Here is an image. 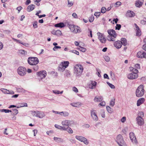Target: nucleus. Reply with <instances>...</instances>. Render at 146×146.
<instances>
[{"label":"nucleus","instance_id":"f257e3e1","mask_svg":"<svg viewBox=\"0 0 146 146\" xmlns=\"http://www.w3.org/2000/svg\"><path fill=\"white\" fill-rule=\"evenodd\" d=\"M129 69L131 73L127 75L128 78L130 80H134L137 78L138 77V70L132 67H130Z\"/></svg>","mask_w":146,"mask_h":146},{"label":"nucleus","instance_id":"f03ea898","mask_svg":"<svg viewBox=\"0 0 146 146\" xmlns=\"http://www.w3.org/2000/svg\"><path fill=\"white\" fill-rule=\"evenodd\" d=\"M74 73L76 76H80L83 71V68L82 65L77 64L74 66Z\"/></svg>","mask_w":146,"mask_h":146},{"label":"nucleus","instance_id":"7ed1b4c3","mask_svg":"<svg viewBox=\"0 0 146 146\" xmlns=\"http://www.w3.org/2000/svg\"><path fill=\"white\" fill-rule=\"evenodd\" d=\"M144 90L143 85H141L137 89L136 91V95L138 97L142 96L144 94Z\"/></svg>","mask_w":146,"mask_h":146},{"label":"nucleus","instance_id":"20e7f679","mask_svg":"<svg viewBox=\"0 0 146 146\" xmlns=\"http://www.w3.org/2000/svg\"><path fill=\"white\" fill-rule=\"evenodd\" d=\"M69 64V62L68 61H64L62 62L58 67V70L60 72L64 71L68 66Z\"/></svg>","mask_w":146,"mask_h":146},{"label":"nucleus","instance_id":"39448f33","mask_svg":"<svg viewBox=\"0 0 146 146\" xmlns=\"http://www.w3.org/2000/svg\"><path fill=\"white\" fill-rule=\"evenodd\" d=\"M39 62V60L36 57H29L28 59L29 64L31 65H36Z\"/></svg>","mask_w":146,"mask_h":146},{"label":"nucleus","instance_id":"423d86ee","mask_svg":"<svg viewBox=\"0 0 146 146\" xmlns=\"http://www.w3.org/2000/svg\"><path fill=\"white\" fill-rule=\"evenodd\" d=\"M116 141L119 146H126V144L123 141L122 136L120 134L117 136Z\"/></svg>","mask_w":146,"mask_h":146},{"label":"nucleus","instance_id":"0eeeda50","mask_svg":"<svg viewBox=\"0 0 146 146\" xmlns=\"http://www.w3.org/2000/svg\"><path fill=\"white\" fill-rule=\"evenodd\" d=\"M17 72L19 76H24L26 74V69L23 67H19L17 69Z\"/></svg>","mask_w":146,"mask_h":146},{"label":"nucleus","instance_id":"6e6552de","mask_svg":"<svg viewBox=\"0 0 146 146\" xmlns=\"http://www.w3.org/2000/svg\"><path fill=\"white\" fill-rule=\"evenodd\" d=\"M76 138L78 140L83 142L85 144L87 145L89 143L88 140L86 138L81 136L76 135L75 136Z\"/></svg>","mask_w":146,"mask_h":146},{"label":"nucleus","instance_id":"1a4fd4ad","mask_svg":"<svg viewBox=\"0 0 146 146\" xmlns=\"http://www.w3.org/2000/svg\"><path fill=\"white\" fill-rule=\"evenodd\" d=\"M97 35L98 36V38L100 42L102 43H105L106 41V37L102 33L100 32H98L97 33Z\"/></svg>","mask_w":146,"mask_h":146},{"label":"nucleus","instance_id":"9d476101","mask_svg":"<svg viewBox=\"0 0 146 146\" xmlns=\"http://www.w3.org/2000/svg\"><path fill=\"white\" fill-rule=\"evenodd\" d=\"M129 135L130 139L132 143L137 144V141L134 134L133 132H131L129 133Z\"/></svg>","mask_w":146,"mask_h":146},{"label":"nucleus","instance_id":"9b49d317","mask_svg":"<svg viewBox=\"0 0 146 146\" xmlns=\"http://www.w3.org/2000/svg\"><path fill=\"white\" fill-rule=\"evenodd\" d=\"M61 124L63 126L62 127H64L66 128L67 130V128L70 125V121L68 120H64L62 121Z\"/></svg>","mask_w":146,"mask_h":146},{"label":"nucleus","instance_id":"f8f14e48","mask_svg":"<svg viewBox=\"0 0 146 146\" xmlns=\"http://www.w3.org/2000/svg\"><path fill=\"white\" fill-rule=\"evenodd\" d=\"M137 123L139 125H143L144 123V121L142 117L137 116L136 118Z\"/></svg>","mask_w":146,"mask_h":146},{"label":"nucleus","instance_id":"ddd939ff","mask_svg":"<svg viewBox=\"0 0 146 146\" xmlns=\"http://www.w3.org/2000/svg\"><path fill=\"white\" fill-rule=\"evenodd\" d=\"M38 74L41 78V79L45 78L47 75V73L46 71L44 70L40 71L38 72Z\"/></svg>","mask_w":146,"mask_h":146},{"label":"nucleus","instance_id":"4468645a","mask_svg":"<svg viewBox=\"0 0 146 146\" xmlns=\"http://www.w3.org/2000/svg\"><path fill=\"white\" fill-rule=\"evenodd\" d=\"M144 0H137L136 1L135 5L138 8L141 7L143 4Z\"/></svg>","mask_w":146,"mask_h":146},{"label":"nucleus","instance_id":"2eb2a0df","mask_svg":"<svg viewBox=\"0 0 146 146\" xmlns=\"http://www.w3.org/2000/svg\"><path fill=\"white\" fill-rule=\"evenodd\" d=\"M91 114L94 121H96L98 120V118L96 115L95 110H91Z\"/></svg>","mask_w":146,"mask_h":146},{"label":"nucleus","instance_id":"dca6fc26","mask_svg":"<svg viewBox=\"0 0 146 146\" xmlns=\"http://www.w3.org/2000/svg\"><path fill=\"white\" fill-rule=\"evenodd\" d=\"M117 35L114 34L113 36L108 35L107 37L108 40L109 41H114L115 40V38L117 37Z\"/></svg>","mask_w":146,"mask_h":146},{"label":"nucleus","instance_id":"f3484780","mask_svg":"<svg viewBox=\"0 0 146 146\" xmlns=\"http://www.w3.org/2000/svg\"><path fill=\"white\" fill-rule=\"evenodd\" d=\"M114 45L116 48H120L122 46V42L119 40H117L114 43Z\"/></svg>","mask_w":146,"mask_h":146},{"label":"nucleus","instance_id":"a211bd4d","mask_svg":"<svg viewBox=\"0 0 146 146\" xmlns=\"http://www.w3.org/2000/svg\"><path fill=\"white\" fill-rule=\"evenodd\" d=\"M51 33L52 34L57 36H60L62 35V32L59 30L56 31L53 30L52 31Z\"/></svg>","mask_w":146,"mask_h":146},{"label":"nucleus","instance_id":"6ab92c4d","mask_svg":"<svg viewBox=\"0 0 146 146\" xmlns=\"http://www.w3.org/2000/svg\"><path fill=\"white\" fill-rule=\"evenodd\" d=\"M134 25L136 28V35L138 36H139L141 35V31L137 25L135 23Z\"/></svg>","mask_w":146,"mask_h":146},{"label":"nucleus","instance_id":"aec40b11","mask_svg":"<svg viewBox=\"0 0 146 146\" xmlns=\"http://www.w3.org/2000/svg\"><path fill=\"white\" fill-rule=\"evenodd\" d=\"M1 90L3 93L5 94H14V92L11 90H9L5 89H1Z\"/></svg>","mask_w":146,"mask_h":146},{"label":"nucleus","instance_id":"412c9836","mask_svg":"<svg viewBox=\"0 0 146 146\" xmlns=\"http://www.w3.org/2000/svg\"><path fill=\"white\" fill-rule=\"evenodd\" d=\"M73 32L75 33H80L82 32V30L80 27L78 26L74 25Z\"/></svg>","mask_w":146,"mask_h":146},{"label":"nucleus","instance_id":"4be33fe9","mask_svg":"<svg viewBox=\"0 0 146 146\" xmlns=\"http://www.w3.org/2000/svg\"><path fill=\"white\" fill-rule=\"evenodd\" d=\"M103 100L102 96H96L94 99V100L95 102H100L102 101Z\"/></svg>","mask_w":146,"mask_h":146},{"label":"nucleus","instance_id":"5701e85b","mask_svg":"<svg viewBox=\"0 0 146 146\" xmlns=\"http://www.w3.org/2000/svg\"><path fill=\"white\" fill-rule=\"evenodd\" d=\"M37 117L40 118H42L43 117H44L45 115L44 112L42 111H38L37 112Z\"/></svg>","mask_w":146,"mask_h":146},{"label":"nucleus","instance_id":"b1692460","mask_svg":"<svg viewBox=\"0 0 146 146\" xmlns=\"http://www.w3.org/2000/svg\"><path fill=\"white\" fill-rule=\"evenodd\" d=\"M35 6L34 5L31 4L29 5L27 9V11L30 12L33 10L35 8Z\"/></svg>","mask_w":146,"mask_h":146},{"label":"nucleus","instance_id":"393cba45","mask_svg":"<svg viewBox=\"0 0 146 146\" xmlns=\"http://www.w3.org/2000/svg\"><path fill=\"white\" fill-rule=\"evenodd\" d=\"M70 105L73 107L79 108L82 105V103L80 102H77L76 103H72L70 104Z\"/></svg>","mask_w":146,"mask_h":146},{"label":"nucleus","instance_id":"a878e982","mask_svg":"<svg viewBox=\"0 0 146 146\" xmlns=\"http://www.w3.org/2000/svg\"><path fill=\"white\" fill-rule=\"evenodd\" d=\"M135 14L133 11H128L127 12V15L128 17H133L135 16Z\"/></svg>","mask_w":146,"mask_h":146},{"label":"nucleus","instance_id":"bb28decb","mask_svg":"<svg viewBox=\"0 0 146 146\" xmlns=\"http://www.w3.org/2000/svg\"><path fill=\"white\" fill-rule=\"evenodd\" d=\"M145 101V99L143 98H141L139 99L137 101V106H139L142 104Z\"/></svg>","mask_w":146,"mask_h":146},{"label":"nucleus","instance_id":"cd10ccee","mask_svg":"<svg viewBox=\"0 0 146 146\" xmlns=\"http://www.w3.org/2000/svg\"><path fill=\"white\" fill-rule=\"evenodd\" d=\"M108 33L109 34L108 35H110V36H113V35L115 34L117 35L115 31L113 29H110L108 30Z\"/></svg>","mask_w":146,"mask_h":146},{"label":"nucleus","instance_id":"c85d7f7f","mask_svg":"<svg viewBox=\"0 0 146 146\" xmlns=\"http://www.w3.org/2000/svg\"><path fill=\"white\" fill-rule=\"evenodd\" d=\"M96 84V82L95 81H92L90 84L89 87L90 89H93L95 87Z\"/></svg>","mask_w":146,"mask_h":146},{"label":"nucleus","instance_id":"c756f323","mask_svg":"<svg viewBox=\"0 0 146 146\" xmlns=\"http://www.w3.org/2000/svg\"><path fill=\"white\" fill-rule=\"evenodd\" d=\"M55 127L58 129H61L63 130H66V128L64 127H62L61 126L58 124H55L54 125Z\"/></svg>","mask_w":146,"mask_h":146},{"label":"nucleus","instance_id":"7c9ffc66","mask_svg":"<svg viewBox=\"0 0 146 146\" xmlns=\"http://www.w3.org/2000/svg\"><path fill=\"white\" fill-rule=\"evenodd\" d=\"M60 115L64 117H68L69 115V113L66 111L60 112Z\"/></svg>","mask_w":146,"mask_h":146},{"label":"nucleus","instance_id":"2f4dec72","mask_svg":"<svg viewBox=\"0 0 146 146\" xmlns=\"http://www.w3.org/2000/svg\"><path fill=\"white\" fill-rule=\"evenodd\" d=\"M65 26L64 24L63 23H59L55 24L54 26L55 27L62 28Z\"/></svg>","mask_w":146,"mask_h":146},{"label":"nucleus","instance_id":"473e14b6","mask_svg":"<svg viewBox=\"0 0 146 146\" xmlns=\"http://www.w3.org/2000/svg\"><path fill=\"white\" fill-rule=\"evenodd\" d=\"M121 42H122V45L123 44L124 46H126L127 44V40L125 38H122L121 39Z\"/></svg>","mask_w":146,"mask_h":146},{"label":"nucleus","instance_id":"72a5a7b5","mask_svg":"<svg viewBox=\"0 0 146 146\" xmlns=\"http://www.w3.org/2000/svg\"><path fill=\"white\" fill-rule=\"evenodd\" d=\"M143 54V51H140L138 52L137 54V56L139 58H143V56L142 54Z\"/></svg>","mask_w":146,"mask_h":146},{"label":"nucleus","instance_id":"f704fd0d","mask_svg":"<svg viewBox=\"0 0 146 146\" xmlns=\"http://www.w3.org/2000/svg\"><path fill=\"white\" fill-rule=\"evenodd\" d=\"M73 1H70V0H68V6L69 7H72L74 4Z\"/></svg>","mask_w":146,"mask_h":146},{"label":"nucleus","instance_id":"c9c22d12","mask_svg":"<svg viewBox=\"0 0 146 146\" xmlns=\"http://www.w3.org/2000/svg\"><path fill=\"white\" fill-rule=\"evenodd\" d=\"M20 107H27L28 106L27 104L26 103H22L19 104Z\"/></svg>","mask_w":146,"mask_h":146},{"label":"nucleus","instance_id":"e433bc0d","mask_svg":"<svg viewBox=\"0 0 146 146\" xmlns=\"http://www.w3.org/2000/svg\"><path fill=\"white\" fill-rule=\"evenodd\" d=\"M63 91H62L61 92H60L59 91L57 90H54L52 91L55 94H62L63 93Z\"/></svg>","mask_w":146,"mask_h":146},{"label":"nucleus","instance_id":"4c0bfd02","mask_svg":"<svg viewBox=\"0 0 146 146\" xmlns=\"http://www.w3.org/2000/svg\"><path fill=\"white\" fill-rule=\"evenodd\" d=\"M19 52L21 54L25 55L27 54V52L24 50H19Z\"/></svg>","mask_w":146,"mask_h":146},{"label":"nucleus","instance_id":"58836bf2","mask_svg":"<svg viewBox=\"0 0 146 146\" xmlns=\"http://www.w3.org/2000/svg\"><path fill=\"white\" fill-rule=\"evenodd\" d=\"M67 130H66L69 133L72 134L73 133V131L72 129L69 127V126L67 127Z\"/></svg>","mask_w":146,"mask_h":146},{"label":"nucleus","instance_id":"ea45409f","mask_svg":"<svg viewBox=\"0 0 146 146\" xmlns=\"http://www.w3.org/2000/svg\"><path fill=\"white\" fill-rule=\"evenodd\" d=\"M38 111H31V114L33 116H36L37 117Z\"/></svg>","mask_w":146,"mask_h":146},{"label":"nucleus","instance_id":"a19ab883","mask_svg":"<svg viewBox=\"0 0 146 146\" xmlns=\"http://www.w3.org/2000/svg\"><path fill=\"white\" fill-rule=\"evenodd\" d=\"M107 11V9L105 7H102L101 9V12L102 13H105Z\"/></svg>","mask_w":146,"mask_h":146},{"label":"nucleus","instance_id":"79ce46f5","mask_svg":"<svg viewBox=\"0 0 146 146\" xmlns=\"http://www.w3.org/2000/svg\"><path fill=\"white\" fill-rule=\"evenodd\" d=\"M115 100L114 99H112L110 102V105L112 106H113L115 104Z\"/></svg>","mask_w":146,"mask_h":146},{"label":"nucleus","instance_id":"37998d69","mask_svg":"<svg viewBox=\"0 0 146 146\" xmlns=\"http://www.w3.org/2000/svg\"><path fill=\"white\" fill-rule=\"evenodd\" d=\"M121 4V3L120 1H117L115 3L114 6L115 7H117L120 6Z\"/></svg>","mask_w":146,"mask_h":146},{"label":"nucleus","instance_id":"c03bdc74","mask_svg":"<svg viewBox=\"0 0 146 146\" xmlns=\"http://www.w3.org/2000/svg\"><path fill=\"white\" fill-rule=\"evenodd\" d=\"M0 111L1 112H4L5 113H9V112H11V110H6V109H3L1 110Z\"/></svg>","mask_w":146,"mask_h":146},{"label":"nucleus","instance_id":"a18cd8bd","mask_svg":"<svg viewBox=\"0 0 146 146\" xmlns=\"http://www.w3.org/2000/svg\"><path fill=\"white\" fill-rule=\"evenodd\" d=\"M38 23L36 21H35L33 23V27L34 28H36L38 27Z\"/></svg>","mask_w":146,"mask_h":146},{"label":"nucleus","instance_id":"49530a36","mask_svg":"<svg viewBox=\"0 0 146 146\" xmlns=\"http://www.w3.org/2000/svg\"><path fill=\"white\" fill-rule=\"evenodd\" d=\"M100 12H95L94 14V15L96 16L97 18H98L100 16Z\"/></svg>","mask_w":146,"mask_h":146},{"label":"nucleus","instance_id":"de8ad7c7","mask_svg":"<svg viewBox=\"0 0 146 146\" xmlns=\"http://www.w3.org/2000/svg\"><path fill=\"white\" fill-rule=\"evenodd\" d=\"M79 49L80 51L83 52H85L86 50V48L80 46V48Z\"/></svg>","mask_w":146,"mask_h":146},{"label":"nucleus","instance_id":"09e8293b","mask_svg":"<svg viewBox=\"0 0 146 146\" xmlns=\"http://www.w3.org/2000/svg\"><path fill=\"white\" fill-rule=\"evenodd\" d=\"M70 52L74 53L77 55H79V52L75 50H72L70 51Z\"/></svg>","mask_w":146,"mask_h":146},{"label":"nucleus","instance_id":"8fccbe9b","mask_svg":"<svg viewBox=\"0 0 146 146\" xmlns=\"http://www.w3.org/2000/svg\"><path fill=\"white\" fill-rule=\"evenodd\" d=\"M69 28L71 31H73L74 29V26L73 25H69Z\"/></svg>","mask_w":146,"mask_h":146},{"label":"nucleus","instance_id":"3c124183","mask_svg":"<svg viewBox=\"0 0 146 146\" xmlns=\"http://www.w3.org/2000/svg\"><path fill=\"white\" fill-rule=\"evenodd\" d=\"M126 120V117H123L120 119L122 123H124Z\"/></svg>","mask_w":146,"mask_h":146},{"label":"nucleus","instance_id":"603ef678","mask_svg":"<svg viewBox=\"0 0 146 146\" xmlns=\"http://www.w3.org/2000/svg\"><path fill=\"white\" fill-rule=\"evenodd\" d=\"M121 28V25L120 24H117L115 27V29L119 30Z\"/></svg>","mask_w":146,"mask_h":146},{"label":"nucleus","instance_id":"864d4df0","mask_svg":"<svg viewBox=\"0 0 146 146\" xmlns=\"http://www.w3.org/2000/svg\"><path fill=\"white\" fill-rule=\"evenodd\" d=\"M61 48V47L60 46H54V47L53 48V50L54 51H56L57 49H60Z\"/></svg>","mask_w":146,"mask_h":146},{"label":"nucleus","instance_id":"5fc2aeb1","mask_svg":"<svg viewBox=\"0 0 146 146\" xmlns=\"http://www.w3.org/2000/svg\"><path fill=\"white\" fill-rule=\"evenodd\" d=\"M34 66L33 67V68L34 70L35 71H36L38 70V65H34Z\"/></svg>","mask_w":146,"mask_h":146},{"label":"nucleus","instance_id":"6e6d98bb","mask_svg":"<svg viewBox=\"0 0 146 146\" xmlns=\"http://www.w3.org/2000/svg\"><path fill=\"white\" fill-rule=\"evenodd\" d=\"M138 116H140L141 117H142L144 116V113L142 111L139 112L138 114Z\"/></svg>","mask_w":146,"mask_h":146},{"label":"nucleus","instance_id":"4d7b16f0","mask_svg":"<svg viewBox=\"0 0 146 146\" xmlns=\"http://www.w3.org/2000/svg\"><path fill=\"white\" fill-rule=\"evenodd\" d=\"M96 71L97 72V74L98 76L99 77H101V75L100 74V72H101L100 70L99 69H96Z\"/></svg>","mask_w":146,"mask_h":146},{"label":"nucleus","instance_id":"13d9d810","mask_svg":"<svg viewBox=\"0 0 146 146\" xmlns=\"http://www.w3.org/2000/svg\"><path fill=\"white\" fill-rule=\"evenodd\" d=\"M94 19V17L93 16H92L91 17H90L89 18V21L91 23L92 22Z\"/></svg>","mask_w":146,"mask_h":146},{"label":"nucleus","instance_id":"bf43d9fd","mask_svg":"<svg viewBox=\"0 0 146 146\" xmlns=\"http://www.w3.org/2000/svg\"><path fill=\"white\" fill-rule=\"evenodd\" d=\"M107 83L108 85L110 86V87H111V88L114 89L115 88V86H114V85L108 82H107Z\"/></svg>","mask_w":146,"mask_h":146},{"label":"nucleus","instance_id":"052dcab7","mask_svg":"<svg viewBox=\"0 0 146 146\" xmlns=\"http://www.w3.org/2000/svg\"><path fill=\"white\" fill-rule=\"evenodd\" d=\"M83 126L84 128H88L90 127V125L89 124H84Z\"/></svg>","mask_w":146,"mask_h":146},{"label":"nucleus","instance_id":"680f3d73","mask_svg":"<svg viewBox=\"0 0 146 146\" xmlns=\"http://www.w3.org/2000/svg\"><path fill=\"white\" fill-rule=\"evenodd\" d=\"M104 59L107 62H109L110 60V57L108 56H105Z\"/></svg>","mask_w":146,"mask_h":146},{"label":"nucleus","instance_id":"e2e57ef3","mask_svg":"<svg viewBox=\"0 0 146 146\" xmlns=\"http://www.w3.org/2000/svg\"><path fill=\"white\" fill-rule=\"evenodd\" d=\"M135 69H139L140 68V64H137L135 65Z\"/></svg>","mask_w":146,"mask_h":146},{"label":"nucleus","instance_id":"0e129e2a","mask_svg":"<svg viewBox=\"0 0 146 146\" xmlns=\"http://www.w3.org/2000/svg\"><path fill=\"white\" fill-rule=\"evenodd\" d=\"M106 108L108 111L109 113H110L111 111V108L109 106H106Z\"/></svg>","mask_w":146,"mask_h":146},{"label":"nucleus","instance_id":"69168bd1","mask_svg":"<svg viewBox=\"0 0 146 146\" xmlns=\"http://www.w3.org/2000/svg\"><path fill=\"white\" fill-rule=\"evenodd\" d=\"M72 90L74 92L77 93L78 92V90L77 88L74 87L72 88Z\"/></svg>","mask_w":146,"mask_h":146},{"label":"nucleus","instance_id":"338daca9","mask_svg":"<svg viewBox=\"0 0 146 146\" xmlns=\"http://www.w3.org/2000/svg\"><path fill=\"white\" fill-rule=\"evenodd\" d=\"M99 105L102 106H104L106 105V103L105 102L103 101L100 102V103Z\"/></svg>","mask_w":146,"mask_h":146},{"label":"nucleus","instance_id":"774afa93","mask_svg":"<svg viewBox=\"0 0 146 146\" xmlns=\"http://www.w3.org/2000/svg\"><path fill=\"white\" fill-rule=\"evenodd\" d=\"M142 48L143 49L145 50L146 51V44H143L142 46Z\"/></svg>","mask_w":146,"mask_h":146}]
</instances>
